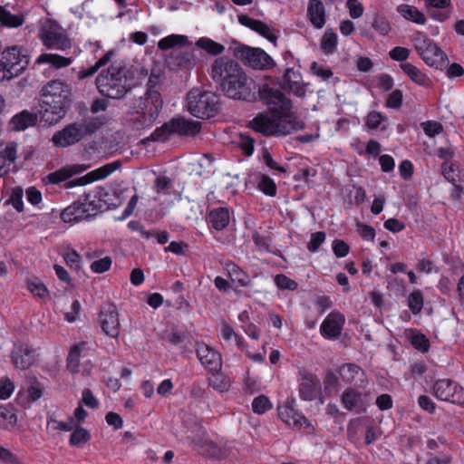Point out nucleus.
Masks as SVG:
<instances>
[{
    "label": "nucleus",
    "instance_id": "obj_1",
    "mask_svg": "<svg viewBox=\"0 0 464 464\" xmlns=\"http://www.w3.org/2000/svg\"><path fill=\"white\" fill-rule=\"evenodd\" d=\"M259 95L271 113L259 114L250 121L255 131L266 136H284L303 128V122L289 113L291 103L280 91L263 86Z\"/></svg>",
    "mask_w": 464,
    "mask_h": 464
},
{
    "label": "nucleus",
    "instance_id": "obj_2",
    "mask_svg": "<svg viewBox=\"0 0 464 464\" xmlns=\"http://www.w3.org/2000/svg\"><path fill=\"white\" fill-rule=\"evenodd\" d=\"M42 120L48 124L58 122L65 114V104L70 96L69 86L62 81H52L42 90Z\"/></svg>",
    "mask_w": 464,
    "mask_h": 464
},
{
    "label": "nucleus",
    "instance_id": "obj_3",
    "mask_svg": "<svg viewBox=\"0 0 464 464\" xmlns=\"http://www.w3.org/2000/svg\"><path fill=\"white\" fill-rule=\"evenodd\" d=\"M30 62L28 51L19 45L5 48L0 55V81H10L22 74Z\"/></svg>",
    "mask_w": 464,
    "mask_h": 464
},
{
    "label": "nucleus",
    "instance_id": "obj_4",
    "mask_svg": "<svg viewBox=\"0 0 464 464\" xmlns=\"http://www.w3.org/2000/svg\"><path fill=\"white\" fill-rule=\"evenodd\" d=\"M162 108L160 93L156 90H149L140 98L132 118L133 127L136 130L151 127L157 121Z\"/></svg>",
    "mask_w": 464,
    "mask_h": 464
},
{
    "label": "nucleus",
    "instance_id": "obj_5",
    "mask_svg": "<svg viewBox=\"0 0 464 464\" xmlns=\"http://www.w3.org/2000/svg\"><path fill=\"white\" fill-rule=\"evenodd\" d=\"M99 92L111 99L122 97L129 88L124 68L121 64H113L106 72H102L96 79Z\"/></svg>",
    "mask_w": 464,
    "mask_h": 464
},
{
    "label": "nucleus",
    "instance_id": "obj_6",
    "mask_svg": "<svg viewBox=\"0 0 464 464\" xmlns=\"http://www.w3.org/2000/svg\"><path fill=\"white\" fill-rule=\"evenodd\" d=\"M218 96L202 88L191 89L186 98V109L197 118H210L218 110Z\"/></svg>",
    "mask_w": 464,
    "mask_h": 464
},
{
    "label": "nucleus",
    "instance_id": "obj_7",
    "mask_svg": "<svg viewBox=\"0 0 464 464\" xmlns=\"http://www.w3.org/2000/svg\"><path fill=\"white\" fill-rule=\"evenodd\" d=\"M413 45L417 53L428 66L439 70L447 67L449 63L447 54L425 33L418 31L414 34Z\"/></svg>",
    "mask_w": 464,
    "mask_h": 464
},
{
    "label": "nucleus",
    "instance_id": "obj_8",
    "mask_svg": "<svg viewBox=\"0 0 464 464\" xmlns=\"http://www.w3.org/2000/svg\"><path fill=\"white\" fill-rule=\"evenodd\" d=\"M38 36L42 44L48 49L64 51L72 45L66 30L51 18L41 20Z\"/></svg>",
    "mask_w": 464,
    "mask_h": 464
},
{
    "label": "nucleus",
    "instance_id": "obj_9",
    "mask_svg": "<svg viewBox=\"0 0 464 464\" xmlns=\"http://www.w3.org/2000/svg\"><path fill=\"white\" fill-rule=\"evenodd\" d=\"M226 94L237 100H248L254 95L255 83L241 69L235 77L221 86Z\"/></svg>",
    "mask_w": 464,
    "mask_h": 464
},
{
    "label": "nucleus",
    "instance_id": "obj_10",
    "mask_svg": "<svg viewBox=\"0 0 464 464\" xmlns=\"http://www.w3.org/2000/svg\"><path fill=\"white\" fill-rule=\"evenodd\" d=\"M199 130V121L185 118H176L166 123L160 130H158L154 140L164 141L168 139V134L195 135Z\"/></svg>",
    "mask_w": 464,
    "mask_h": 464
},
{
    "label": "nucleus",
    "instance_id": "obj_11",
    "mask_svg": "<svg viewBox=\"0 0 464 464\" xmlns=\"http://www.w3.org/2000/svg\"><path fill=\"white\" fill-rule=\"evenodd\" d=\"M436 398L464 407V388L450 379L438 380L433 385Z\"/></svg>",
    "mask_w": 464,
    "mask_h": 464
},
{
    "label": "nucleus",
    "instance_id": "obj_12",
    "mask_svg": "<svg viewBox=\"0 0 464 464\" xmlns=\"http://www.w3.org/2000/svg\"><path fill=\"white\" fill-rule=\"evenodd\" d=\"M237 62L227 56L215 59L211 65V77L220 86L231 80L241 70Z\"/></svg>",
    "mask_w": 464,
    "mask_h": 464
},
{
    "label": "nucleus",
    "instance_id": "obj_13",
    "mask_svg": "<svg viewBox=\"0 0 464 464\" xmlns=\"http://www.w3.org/2000/svg\"><path fill=\"white\" fill-rule=\"evenodd\" d=\"M277 415L283 422L295 429H301L307 425L304 416L295 411L293 399L288 398L284 402L278 404Z\"/></svg>",
    "mask_w": 464,
    "mask_h": 464
},
{
    "label": "nucleus",
    "instance_id": "obj_14",
    "mask_svg": "<svg viewBox=\"0 0 464 464\" xmlns=\"http://www.w3.org/2000/svg\"><path fill=\"white\" fill-rule=\"evenodd\" d=\"M241 56L245 63L254 69L265 70L275 65L271 56L260 48L245 46L241 50Z\"/></svg>",
    "mask_w": 464,
    "mask_h": 464
},
{
    "label": "nucleus",
    "instance_id": "obj_15",
    "mask_svg": "<svg viewBox=\"0 0 464 464\" xmlns=\"http://www.w3.org/2000/svg\"><path fill=\"white\" fill-rule=\"evenodd\" d=\"M87 133L82 124L73 123L53 136V142L58 147H67L81 140Z\"/></svg>",
    "mask_w": 464,
    "mask_h": 464
},
{
    "label": "nucleus",
    "instance_id": "obj_16",
    "mask_svg": "<svg viewBox=\"0 0 464 464\" xmlns=\"http://www.w3.org/2000/svg\"><path fill=\"white\" fill-rule=\"evenodd\" d=\"M38 353L35 349L28 344L14 345L11 360L16 369L25 370L31 367L36 362Z\"/></svg>",
    "mask_w": 464,
    "mask_h": 464
},
{
    "label": "nucleus",
    "instance_id": "obj_17",
    "mask_svg": "<svg viewBox=\"0 0 464 464\" xmlns=\"http://www.w3.org/2000/svg\"><path fill=\"white\" fill-rule=\"evenodd\" d=\"M344 323V315L340 312L334 311L321 324L320 333L323 337L328 340L337 339L342 334Z\"/></svg>",
    "mask_w": 464,
    "mask_h": 464
},
{
    "label": "nucleus",
    "instance_id": "obj_18",
    "mask_svg": "<svg viewBox=\"0 0 464 464\" xmlns=\"http://www.w3.org/2000/svg\"><path fill=\"white\" fill-rule=\"evenodd\" d=\"M103 332L110 337L116 338L120 334V320L117 309L109 304L102 308L99 316Z\"/></svg>",
    "mask_w": 464,
    "mask_h": 464
},
{
    "label": "nucleus",
    "instance_id": "obj_19",
    "mask_svg": "<svg viewBox=\"0 0 464 464\" xmlns=\"http://www.w3.org/2000/svg\"><path fill=\"white\" fill-rule=\"evenodd\" d=\"M197 355L201 364L210 372H218L222 366L220 354L204 343H197Z\"/></svg>",
    "mask_w": 464,
    "mask_h": 464
},
{
    "label": "nucleus",
    "instance_id": "obj_20",
    "mask_svg": "<svg viewBox=\"0 0 464 464\" xmlns=\"http://www.w3.org/2000/svg\"><path fill=\"white\" fill-rule=\"evenodd\" d=\"M424 5L430 16L440 23L447 21L452 14L451 0H424Z\"/></svg>",
    "mask_w": 464,
    "mask_h": 464
},
{
    "label": "nucleus",
    "instance_id": "obj_21",
    "mask_svg": "<svg viewBox=\"0 0 464 464\" xmlns=\"http://www.w3.org/2000/svg\"><path fill=\"white\" fill-rule=\"evenodd\" d=\"M26 14L17 10L12 5H0V25L7 28H18L25 21Z\"/></svg>",
    "mask_w": 464,
    "mask_h": 464
},
{
    "label": "nucleus",
    "instance_id": "obj_22",
    "mask_svg": "<svg viewBox=\"0 0 464 464\" xmlns=\"http://www.w3.org/2000/svg\"><path fill=\"white\" fill-rule=\"evenodd\" d=\"M90 168L87 164H72L65 166L54 172H52L43 178L44 184H58L62 181L68 179L73 175L80 174Z\"/></svg>",
    "mask_w": 464,
    "mask_h": 464
},
{
    "label": "nucleus",
    "instance_id": "obj_23",
    "mask_svg": "<svg viewBox=\"0 0 464 464\" xmlns=\"http://www.w3.org/2000/svg\"><path fill=\"white\" fill-rule=\"evenodd\" d=\"M90 202H74L61 213V218L66 223H76L86 219L90 216Z\"/></svg>",
    "mask_w": 464,
    "mask_h": 464
},
{
    "label": "nucleus",
    "instance_id": "obj_24",
    "mask_svg": "<svg viewBox=\"0 0 464 464\" xmlns=\"http://www.w3.org/2000/svg\"><path fill=\"white\" fill-rule=\"evenodd\" d=\"M369 401V394L361 392L354 389H348L342 396L343 407L349 411L361 412L365 411L366 404Z\"/></svg>",
    "mask_w": 464,
    "mask_h": 464
},
{
    "label": "nucleus",
    "instance_id": "obj_25",
    "mask_svg": "<svg viewBox=\"0 0 464 464\" xmlns=\"http://www.w3.org/2000/svg\"><path fill=\"white\" fill-rule=\"evenodd\" d=\"M119 167L120 163L118 161L108 163L79 178L76 181V185L84 186L103 179L114 172Z\"/></svg>",
    "mask_w": 464,
    "mask_h": 464
},
{
    "label": "nucleus",
    "instance_id": "obj_26",
    "mask_svg": "<svg viewBox=\"0 0 464 464\" xmlns=\"http://www.w3.org/2000/svg\"><path fill=\"white\" fill-rule=\"evenodd\" d=\"M238 21L242 25L250 28L251 30L256 32L257 34L267 39L269 42L276 44L277 40L276 34H275L272 28H270L263 22L259 20H255L247 15H239Z\"/></svg>",
    "mask_w": 464,
    "mask_h": 464
},
{
    "label": "nucleus",
    "instance_id": "obj_27",
    "mask_svg": "<svg viewBox=\"0 0 464 464\" xmlns=\"http://www.w3.org/2000/svg\"><path fill=\"white\" fill-rule=\"evenodd\" d=\"M16 143L6 142L0 143V177L5 176L10 170L11 165L16 159Z\"/></svg>",
    "mask_w": 464,
    "mask_h": 464
},
{
    "label": "nucleus",
    "instance_id": "obj_28",
    "mask_svg": "<svg viewBox=\"0 0 464 464\" xmlns=\"http://www.w3.org/2000/svg\"><path fill=\"white\" fill-rule=\"evenodd\" d=\"M43 386L39 382H33L18 392V403L24 407L30 406L43 396Z\"/></svg>",
    "mask_w": 464,
    "mask_h": 464
},
{
    "label": "nucleus",
    "instance_id": "obj_29",
    "mask_svg": "<svg viewBox=\"0 0 464 464\" xmlns=\"http://www.w3.org/2000/svg\"><path fill=\"white\" fill-rule=\"evenodd\" d=\"M340 375L342 379L347 383H353L354 385L363 386L365 382L364 372L359 366L355 364L348 363L341 366Z\"/></svg>",
    "mask_w": 464,
    "mask_h": 464
},
{
    "label": "nucleus",
    "instance_id": "obj_30",
    "mask_svg": "<svg viewBox=\"0 0 464 464\" xmlns=\"http://www.w3.org/2000/svg\"><path fill=\"white\" fill-rule=\"evenodd\" d=\"M307 15L311 24L317 29L324 27L325 24V9L320 0H310L307 8Z\"/></svg>",
    "mask_w": 464,
    "mask_h": 464
},
{
    "label": "nucleus",
    "instance_id": "obj_31",
    "mask_svg": "<svg viewBox=\"0 0 464 464\" xmlns=\"http://www.w3.org/2000/svg\"><path fill=\"white\" fill-rule=\"evenodd\" d=\"M396 10L402 18L409 22L420 25L427 22L425 14L414 5L401 4L397 6Z\"/></svg>",
    "mask_w": 464,
    "mask_h": 464
},
{
    "label": "nucleus",
    "instance_id": "obj_32",
    "mask_svg": "<svg viewBox=\"0 0 464 464\" xmlns=\"http://www.w3.org/2000/svg\"><path fill=\"white\" fill-rule=\"evenodd\" d=\"M36 121L37 117L34 113L23 111L11 118L9 126L13 130L21 131L34 125Z\"/></svg>",
    "mask_w": 464,
    "mask_h": 464
},
{
    "label": "nucleus",
    "instance_id": "obj_33",
    "mask_svg": "<svg viewBox=\"0 0 464 464\" xmlns=\"http://www.w3.org/2000/svg\"><path fill=\"white\" fill-rule=\"evenodd\" d=\"M300 75L293 70H287L285 75V88L298 97H304L306 87L299 82Z\"/></svg>",
    "mask_w": 464,
    "mask_h": 464
},
{
    "label": "nucleus",
    "instance_id": "obj_34",
    "mask_svg": "<svg viewBox=\"0 0 464 464\" xmlns=\"http://www.w3.org/2000/svg\"><path fill=\"white\" fill-rule=\"evenodd\" d=\"M218 336L228 343L236 344L240 349L245 348V342L243 337L238 335L226 322H222L219 324Z\"/></svg>",
    "mask_w": 464,
    "mask_h": 464
},
{
    "label": "nucleus",
    "instance_id": "obj_35",
    "mask_svg": "<svg viewBox=\"0 0 464 464\" xmlns=\"http://www.w3.org/2000/svg\"><path fill=\"white\" fill-rule=\"evenodd\" d=\"M86 343H80L73 345L67 357V368L72 373L79 372V362L86 352Z\"/></svg>",
    "mask_w": 464,
    "mask_h": 464
},
{
    "label": "nucleus",
    "instance_id": "obj_36",
    "mask_svg": "<svg viewBox=\"0 0 464 464\" xmlns=\"http://www.w3.org/2000/svg\"><path fill=\"white\" fill-rule=\"evenodd\" d=\"M36 64H50L54 68H63L72 63V59L68 57H63L57 53H44L39 55L35 61Z\"/></svg>",
    "mask_w": 464,
    "mask_h": 464
},
{
    "label": "nucleus",
    "instance_id": "obj_37",
    "mask_svg": "<svg viewBox=\"0 0 464 464\" xmlns=\"http://www.w3.org/2000/svg\"><path fill=\"white\" fill-rule=\"evenodd\" d=\"M209 222L217 230L224 229L229 223V211L226 208L212 209L208 215Z\"/></svg>",
    "mask_w": 464,
    "mask_h": 464
},
{
    "label": "nucleus",
    "instance_id": "obj_38",
    "mask_svg": "<svg viewBox=\"0 0 464 464\" xmlns=\"http://www.w3.org/2000/svg\"><path fill=\"white\" fill-rule=\"evenodd\" d=\"M318 381L313 377H305L300 383V396L305 401H311L317 395Z\"/></svg>",
    "mask_w": 464,
    "mask_h": 464
},
{
    "label": "nucleus",
    "instance_id": "obj_39",
    "mask_svg": "<svg viewBox=\"0 0 464 464\" xmlns=\"http://www.w3.org/2000/svg\"><path fill=\"white\" fill-rule=\"evenodd\" d=\"M401 69L406 73L415 83L426 86L430 83V79L419 68L410 63H404L400 65Z\"/></svg>",
    "mask_w": 464,
    "mask_h": 464
},
{
    "label": "nucleus",
    "instance_id": "obj_40",
    "mask_svg": "<svg viewBox=\"0 0 464 464\" xmlns=\"http://www.w3.org/2000/svg\"><path fill=\"white\" fill-rule=\"evenodd\" d=\"M17 422L15 410L11 405L0 406V428L5 430H12Z\"/></svg>",
    "mask_w": 464,
    "mask_h": 464
},
{
    "label": "nucleus",
    "instance_id": "obj_41",
    "mask_svg": "<svg viewBox=\"0 0 464 464\" xmlns=\"http://www.w3.org/2000/svg\"><path fill=\"white\" fill-rule=\"evenodd\" d=\"M230 280L239 286H247L250 284V276L235 264L227 266Z\"/></svg>",
    "mask_w": 464,
    "mask_h": 464
},
{
    "label": "nucleus",
    "instance_id": "obj_42",
    "mask_svg": "<svg viewBox=\"0 0 464 464\" xmlns=\"http://www.w3.org/2000/svg\"><path fill=\"white\" fill-rule=\"evenodd\" d=\"M26 286L28 291L37 298L47 299L50 295V292L46 285L39 278H29L26 281Z\"/></svg>",
    "mask_w": 464,
    "mask_h": 464
},
{
    "label": "nucleus",
    "instance_id": "obj_43",
    "mask_svg": "<svg viewBox=\"0 0 464 464\" xmlns=\"http://www.w3.org/2000/svg\"><path fill=\"white\" fill-rule=\"evenodd\" d=\"M196 46L206 51L211 55H219L225 51V46L208 37H200L196 42Z\"/></svg>",
    "mask_w": 464,
    "mask_h": 464
},
{
    "label": "nucleus",
    "instance_id": "obj_44",
    "mask_svg": "<svg viewBox=\"0 0 464 464\" xmlns=\"http://www.w3.org/2000/svg\"><path fill=\"white\" fill-rule=\"evenodd\" d=\"M188 44V37L183 34H169L158 43L160 50H169L176 46H184Z\"/></svg>",
    "mask_w": 464,
    "mask_h": 464
},
{
    "label": "nucleus",
    "instance_id": "obj_45",
    "mask_svg": "<svg viewBox=\"0 0 464 464\" xmlns=\"http://www.w3.org/2000/svg\"><path fill=\"white\" fill-rule=\"evenodd\" d=\"M338 43L337 34L332 30H325L321 39V48L325 54L334 53Z\"/></svg>",
    "mask_w": 464,
    "mask_h": 464
},
{
    "label": "nucleus",
    "instance_id": "obj_46",
    "mask_svg": "<svg viewBox=\"0 0 464 464\" xmlns=\"http://www.w3.org/2000/svg\"><path fill=\"white\" fill-rule=\"evenodd\" d=\"M411 344L421 352H427L430 347L429 340L426 336L415 330H410L407 334Z\"/></svg>",
    "mask_w": 464,
    "mask_h": 464
},
{
    "label": "nucleus",
    "instance_id": "obj_47",
    "mask_svg": "<svg viewBox=\"0 0 464 464\" xmlns=\"http://www.w3.org/2000/svg\"><path fill=\"white\" fill-rule=\"evenodd\" d=\"M273 408V403L266 395H259L252 401V411L254 413L262 415Z\"/></svg>",
    "mask_w": 464,
    "mask_h": 464
},
{
    "label": "nucleus",
    "instance_id": "obj_48",
    "mask_svg": "<svg viewBox=\"0 0 464 464\" xmlns=\"http://www.w3.org/2000/svg\"><path fill=\"white\" fill-rule=\"evenodd\" d=\"M112 55H113L112 51L108 52L94 65H92L87 69H82L79 72L78 77L80 79H84V78L93 75L99 70V68L105 65L111 60Z\"/></svg>",
    "mask_w": 464,
    "mask_h": 464
},
{
    "label": "nucleus",
    "instance_id": "obj_49",
    "mask_svg": "<svg viewBox=\"0 0 464 464\" xmlns=\"http://www.w3.org/2000/svg\"><path fill=\"white\" fill-rule=\"evenodd\" d=\"M90 432L86 429L79 427L72 431L70 439V443L71 445L75 447H82L85 443H87L90 440Z\"/></svg>",
    "mask_w": 464,
    "mask_h": 464
},
{
    "label": "nucleus",
    "instance_id": "obj_50",
    "mask_svg": "<svg viewBox=\"0 0 464 464\" xmlns=\"http://www.w3.org/2000/svg\"><path fill=\"white\" fill-rule=\"evenodd\" d=\"M258 189L264 194L273 197L276 194V186L275 181L268 176L262 175L257 184Z\"/></svg>",
    "mask_w": 464,
    "mask_h": 464
},
{
    "label": "nucleus",
    "instance_id": "obj_51",
    "mask_svg": "<svg viewBox=\"0 0 464 464\" xmlns=\"http://www.w3.org/2000/svg\"><path fill=\"white\" fill-rule=\"evenodd\" d=\"M408 305L414 314L421 311L423 306V295L420 290H415L409 295Z\"/></svg>",
    "mask_w": 464,
    "mask_h": 464
},
{
    "label": "nucleus",
    "instance_id": "obj_52",
    "mask_svg": "<svg viewBox=\"0 0 464 464\" xmlns=\"http://www.w3.org/2000/svg\"><path fill=\"white\" fill-rule=\"evenodd\" d=\"M25 198L26 200L36 207L37 208H42L43 204V195L42 192L36 188L35 187H29L25 189Z\"/></svg>",
    "mask_w": 464,
    "mask_h": 464
},
{
    "label": "nucleus",
    "instance_id": "obj_53",
    "mask_svg": "<svg viewBox=\"0 0 464 464\" xmlns=\"http://www.w3.org/2000/svg\"><path fill=\"white\" fill-rule=\"evenodd\" d=\"M198 450L200 453L206 454L209 457H218L219 456V449L218 447L211 440H205L201 443H198Z\"/></svg>",
    "mask_w": 464,
    "mask_h": 464
},
{
    "label": "nucleus",
    "instance_id": "obj_54",
    "mask_svg": "<svg viewBox=\"0 0 464 464\" xmlns=\"http://www.w3.org/2000/svg\"><path fill=\"white\" fill-rule=\"evenodd\" d=\"M81 304L78 300H74L70 305L69 309L64 312V319L66 322L72 324L75 323L80 318Z\"/></svg>",
    "mask_w": 464,
    "mask_h": 464
},
{
    "label": "nucleus",
    "instance_id": "obj_55",
    "mask_svg": "<svg viewBox=\"0 0 464 464\" xmlns=\"http://www.w3.org/2000/svg\"><path fill=\"white\" fill-rule=\"evenodd\" d=\"M111 258L109 256L102 257L98 260H94L91 264V270L93 273L102 274L108 271L111 266Z\"/></svg>",
    "mask_w": 464,
    "mask_h": 464
},
{
    "label": "nucleus",
    "instance_id": "obj_56",
    "mask_svg": "<svg viewBox=\"0 0 464 464\" xmlns=\"http://www.w3.org/2000/svg\"><path fill=\"white\" fill-rule=\"evenodd\" d=\"M274 282L276 285L284 290H295L297 288V283L285 275H277Z\"/></svg>",
    "mask_w": 464,
    "mask_h": 464
},
{
    "label": "nucleus",
    "instance_id": "obj_57",
    "mask_svg": "<svg viewBox=\"0 0 464 464\" xmlns=\"http://www.w3.org/2000/svg\"><path fill=\"white\" fill-rule=\"evenodd\" d=\"M346 7L353 19L360 18L364 11L362 5L358 0H347Z\"/></svg>",
    "mask_w": 464,
    "mask_h": 464
},
{
    "label": "nucleus",
    "instance_id": "obj_58",
    "mask_svg": "<svg viewBox=\"0 0 464 464\" xmlns=\"http://www.w3.org/2000/svg\"><path fill=\"white\" fill-rule=\"evenodd\" d=\"M423 131L429 137H434L440 134L442 130V125L437 121H429L421 123Z\"/></svg>",
    "mask_w": 464,
    "mask_h": 464
},
{
    "label": "nucleus",
    "instance_id": "obj_59",
    "mask_svg": "<svg viewBox=\"0 0 464 464\" xmlns=\"http://www.w3.org/2000/svg\"><path fill=\"white\" fill-rule=\"evenodd\" d=\"M325 240V233L324 232H315L311 235L310 240L307 244V248L311 252H316L319 246Z\"/></svg>",
    "mask_w": 464,
    "mask_h": 464
},
{
    "label": "nucleus",
    "instance_id": "obj_60",
    "mask_svg": "<svg viewBox=\"0 0 464 464\" xmlns=\"http://www.w3.org/2000/svg\"><path fill=\"white\" fill-rule=\"evenodd\" d=\"M14 391V384L10 379L4 378L0 381V399H8L12 395Z\"/></svg>",
    "mask_w": 464,
    "mask_h": 464
},
{
    "label": "nucleus",
    "instance_id": "obj_61",
    "mask_svg": "<svg viewBox=\"0 0 464 464\" xmlns=\"http://www.w3.org/2000/svg\"><path fill=\"white\" fill-rule=\"evenodd\" d=\"M410 53L411 52L409 49L401 46H396L390 51L389 55L394 61L404 62L409 58Z\"/></svg>",
    "mask_w": 464,
    "mask_h": 464
},
{
    "label": "nucleus",
    "instance_id": "obj_62",
    "mask_svg": "<svg viewBox=\"0 0 464 464\" xmlns=\"http://www.w3.org/2000/svg\"><path fill=\"white\" fill-rule=\"evenodd\" d=\"M311 70L314 75L322 80H327L333 75L332 71L328 67L317 63L311 64Z\"/></svg>",
    "mask_w": 464,
    "mask_h": 464
},
{
    "label": "nucleus",
    "instance_id": "obj_63",
    "mask_svg": "<svg viewBox=\"0 0 464 464\" xmlns=\"http://www.w3.org/2000/svg\"><path fill=\"white\" fill-rule=\"evenodd\" d=\"M239 147L242 149L244 153L247 156H251L254 151V140L246 135L240 134L239 140L237 141Z\"/></svg>",
    "mask_w": 464,
    "mask_h": 464
},
{
    "label": "nucleus",
    "instance_id": "obj_64",
    "mask_svg": "<svg viewBox=\"0 0 464 464\" xmlns=\"http://www.w3.org/2000/svg\"><path fill=\"white\" fill-rule=\"evenodd\" d=\"M372 27L382 35H387L391 31L390 23L382 17H376L373 20Z\"/></svg>",
    "mask_w": 464,
    "mask_h": 464
}]
</instances>
